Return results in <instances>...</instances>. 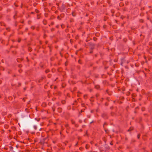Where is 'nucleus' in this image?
<instances>
[{"label":"nucleus","mask_w":152,"mask_h":152,"mask_svg":"<svg viewBox=\"0 0 152 152\" xmlns=\"http://www.w3.org/2000/svg\"><path fill=\"white\" fill-rule=\"evenodd\" d=\"M44 78H45V77H41V78H40V79H37V81L39 83H41L42 81L44 79Z\"/></svg>","instance_id":"nucleus-4"},{"label":"nucleus","mask_w":152,"mask_h":152,"mask_svg":"<svg viewBox=\"0 0 152 152\" xmlns=\"http://www.w3.org/2000/svg\"><path fill=\"white\" fill-rule=\"evenodd\" d=\"M126 95L127 96H129L130 95V93L129 91H127L126 93Z\"/></svg>","instance_id":"nucleus-12"},{"label":"nucleus","mask_w":152,"mask_h":152,"mask_svg":"<svg viewBox=\"0 0 152 152\" xmlns=\"http://www.w3.org/2000/svg\"><path fill=\"white\" fill-rule=\"evenodd\" d=\"M57 18L59 20H61V18L60 16L59 15L57 17Z\"/></svg>","instance_id":"nucleus-13"},{"label":"nucleus","mask_w":152,"mask_h":152,"mask_svg":"<svg viewBox=\"0 0 152 152\" xmlns=\"http://www.w3.org/2000/svg\"><path fill=\"white\" fill-rule=\"evenodd\" d=\"M31 21L30 20H29L28 21V24H31Z\"/></svg>","instance_id":"nucleus-20"},{"label":"nucleus","mask_w":152,"mask_h":152,"mask_svg":"<svg viewBox=\"0 0 152 152\" xmlns=\"http://www.w3.org/2000/svg\"><path fill=\"white\" fill-rule=\"evenodd\" d=\"M61 18H63L64 16H65V15H64V13H61L60 14V15H59Z\"/></svg>","instance_id":"nucleus-7"},{"label":"nucleus","mask_w":152,"mask_h":152,"mask_svg":"<svg viewBox=\"0 0 152 152\" xmlns=\"http://www.w3.org/2000/svg\"><path fill=\"white\" fill-rule=\"evenodd\" d=\"M102 117L104 119H107L108 118L107 114L106 113H103L102 115Z\"/></svg>","instance_id":"nucleus-2"},{"label":"nucleus","mask_w":152,"mask_h":152,"mask_svg":"<svg viewBox=\"0 0 152 152\" xmlns=\"http://www.w3.org/2000/svg\"><path fill=\"white\" fill-rule=\"evenodd\" d=\"M55 13L56 14H57L58 12V11H56L55 12Z\"/></svg>","instance_id":"nucleus-39"},{"label":"nucleus","mask_w":152,"mask_h":152,"mask_svg":"<svg viewBox=\"0 0 152 152\" xmlns=\"http://www.w3.org/2000/svg\"><path fill=\"white\" fill-rule=\"evenodd\" d=\"M79 122L80 123H81L82 122V121L81 120H80L79 121Z\"/></svg>","instance_id":"nucleus-29"},{"label":"nucleus","mask_w":152,"mask_h":152,"mask_svg":"<svg viewBox=\"0 0 152 152\" xmlns=\"http://www.w3.org/2000/svg\"><path fill=\"white\" fill-rule=\"evenodd\" d=\"M91 143L92 144V142H91Z\"/></svg>","instance_id":"nucleus-63"},{"label":"nucleus","mask_w":152,"mask_h":152,"mask_svg":"<svg viewBox=\"0 0 152 152\" xmlns=\"http://www.w3.org/2000/svg\"><path fill=\"white\" fill-rule=\"evenodd\" d=\"M31 28V29L34 30L35 29V27L34 26H32Z\"/></svg>","instance_id":"nucleus-22"},{"label":"nucleus","mask_w":152,"mask_h":152,"mask_svg":"<svg viewBox=\"0 0 152 152\" xmlns=\"http://www.w3.org/2000/svg\"><path fill=\"white\" fill-rule=\"evenodd\" d=\"M81 105L82 106L84 107L85 105L83 103L81 104Z\"/></svg>","instance_id":"nucleus-36"},{"label":"nucleus","mask_w":152,"mask_h":152,"mask_svg":"<svg viewBox=\"0 0 152 152\" xmlns=\"http://www.w3.org/2000/svg\"><path fill=\"white\" fill-rule=\"evenodd\" d=\"M94 122L93 121H92L90 123V124H91L92 123Z\"/></svg>","instance_id":"nucleus-45"},{"label":"nucleus","mask_w":152,"mask_h":152,"mask_svg":"<svg viewBox=\"0 0 152 152\" xmlns=\"http://www.w3.org/2000/svg\"><path fill=\"white\" fill-rule=\"evenodd\" d=\"M16 13L15 15H14V16H13L14 18V19H15V18H16V17H15V16H16Z\"/></svg>","instance_id":"nucleus-38"},{"label":"nucleus","mask_w":152,"mask_h":152,"mask_svg":"<svg viewBox=\"0 0 152 152\" xmlns=\"http://www.w3.org/2000/svg\"><path fill=\"white\" fill-rule=\"evenodd\" d=\"M0 23H1V25H2V23H1V22Z\"/></svg>","instance_id":"nucleus-56"},{"label":"nucleus","mask_w":152,"mask_h":152,"mask_svg":"<svg viewBox=\"0 0 152 152\" xmlns=\"http://www.w3.org/2000/svg\"><path fill=\"white\" fill-rule=\"evenodd\" d=\"M78 62H79V63H80V60H79V61H78Z\"/></svg>","instance_id":"nucleus-52"},{"label":"nucleus","mask_w":152,"mask_h":152,"mask_svg":"<svg viewBox=\"0 0 152 152\" xmlns=\"http://www.w3.org/2000/svg\"><path fill=\"white\" fill-rule=\"evenodd\" d=\"M105 105L106 106H107L108 105L107 103H105Z\"/></svg>","instance_id":"nucleus-47"},{"label":"nucleus","mask_w":152,"mask_h":152,"mask_svg":"<svg viewBox=\"0 0 152 152\" xmlns=\"http://www.w3.org/2000/svg\"><path fill=\"white\" fill-rule=\"evenodd\" d=\"M41 129H39V130H41Z\"/></svg>","instance_id":"nucleus-64"},{"label":"nucleus","mask_w":152,"mask_h":152,"mask_svg":"<svg viewBox=\"0 0 152 152\" xmlns=\"http://www.w3.org/2000/svg\"><path fill=\"white\" fill-rule=\"evenodd\" d=\"M34 13L33 12H31V14H33Z\"/></svg>","instance_id":"nucleus-49"},{"label":"nucleus","mask_w":152,"mask_h":152,"mask_svg":"<svg viewBox=\"0 0 152 152\" xmlns=\"http://www.w3.org/2000/svg\"><path fill=\"white\" fill-rule=\"evenodd\" d=\"M65 6L64 5V4H62L61 6V8L59 9L60 12H63L64 10H65Z\"/></svg>","instance_id":"nucleus-3"},{"label":"nucleus","mask_w":152,"mask_h":152,"mask_svg":"<svg viewBox=\"0 0 152 152\" xmlns=\"http://www.w3.org/2000/svg\"><path fill=\"white\" fill-rule=\"evenodd\" d=\"M93 39L94 41H96L97 40V39L96 37H93Z\"/></svg>","instance_id":"nucleus-17"},{"label":"nucleus","mask_w":152,"mask_h":152,"mask_svg":"<svg viewBox=\"0 0 152 152\" xmlns=\"http://www.w3.org/2000/svg\"><path fill=\"white\" fill-rule=\"evenodd\" d=\"M43 24L44 25L47 24V20H43Z\"/></svg>","instance_id":"nucleus-8"},{"label":"nucleus","mask_w":152,"mask_h":152,"mask_svg":"<svg viewBox=\"0 0 152 152\" xmlns=\"http://www.w3.org/2000/svg\"><path fill=\"white\" fill-rule=\"evenodd\" d=\"M104 99L103 98H102L100 100L101 101H102Z\"/></svg>","instance_id":"nucleus-41"},{"label":"nucleus","mask_w":152,"mask_h":152,"mask_svg":"<svg viewBox=\"0 0 152 152\" xmlns=\"http://www.w3.org/2000/svg\"><path fill=\"white\" fill-rule=\"evenodd\" d=\"M68 126V125H66V126Z\"/></svg>","instance_id":"nucleus-59"},{"label":"nucleus","mask_w":152,"mask_h":152,"mask_svg":"<svg viewBox=\"0 0 152 152\" xmlns=\"http://www.w3.org/2000/svg\"><path fill=\"white\" fill-rule=\"evenodd\" d=\"M10 150L12 151L13 150V148L12 147L10 146Z\"/></svg>","instance_id":"nucleus-24"},{"label":"nucleus","mask_w":152,"mask_h":152,"mask_svg":"<svg viewBox=\"0 0 152 152\" xmlns=\"http://www.w3.org/2000/svg\"><path fill=\"white\" fill-rule=\"evenodd\" d=\"M34 128L35 130H36L37 128V126H36L34 125Z\"/></svg>","instance_id":"nucleus-23"},{"label":"nucleus","mask_w":152,"mask_h":152,"mask_svg":"<svg viewBox=\"0 0 152 152\" xmlns=\"http://www.w3.org/2000/svg\"><path fill=\"white\" fill-rule=\"evenodd\" d=\"M35 11L37 13H38L39 12V10H37V9H35Z\"/></svg>","instance_id":"nucleus-26"},{"label":"nucleus","mask_w":152,"mask_h":152,"mask_svg":"<svg viewBox=\"0 0 152 152\" xmlns=\"http://www.w3.org/2000/svg\"><path fill=\"white\" fill-rule=\"evenodd\" d=\"M19 71L20 72V70H19Z\"/></svg>","instance_id":"nucleus-57"},{"label":"nucleus","mask_w":152,"mask_h":152,"mask_svg":"<svg viewBox=\"0 0 152 152\" xmlns=\"http://www.w3.org/2000/svg\"><path fill=\"white\" fill-rule=\"evenodd\" d=\"M54 30H55V28H52L51 29V31H52V32Z\"/></svg>","instance_id":"nucleus-25"},{"label":"nucleus","mask_w":152,"mask_h":152,"mask_svg":"<svg viewBox=\"0 0 152 152\" xmlns=\"http://www.w3.org/2000/svg\"><path fill=\"white\" fill-rule=\"evenodd\" d=\"M71 123L72 124H75V121L73 120H71Z\"/></svg>","instance_id":"nucleus-15"},{"label":"nucleus","mask_w":152,"mask_h":152,"mask_svg":"<svg viewBox=\"0 0 152 152\" xmlns=\"http://www.w3.org/2000/svg\"><path fill=\"white\" fill-rule=\"evenodd\" d=\"M1 61L2 63H4V61H3V60H1Z\"/></svg>","instance_id":"nucleus-51"},{"label":"nucleus","mask_w":152,"mask_h":152,"mask_svg":"<svg viewBox=\"0 0 152 152\" xmlns=\"http://www.w3.org/2000/svg\"><path fill=\"white\" fill-rule=\"evenodd\" d=\"M86 148L87 149L89 148V145H88L86 144Z\"/></svg>","instance_id":"nucleus-14"},{"label":"nucleus","mask_w":152,"mask_h":152,"mask_svg":"<svg viewBox=\"0 0 152 152\" xmlns=\"http://www.w3.org/2000/svg\"><path fill=\"white\" fill-rule=\"evenodd\" d=\"M4 130L2 129V130L1 131V132L2 133H3L4 132Z\"/></svg>","instance_id":"nucleus-32"},{"label":"nucleus","mask_w":152,"mask_h":152,"mask_svg":"<svg viewBox=\"0 0 152 152\" xmlns=\"http://www.w3.org/2000/svg\"><path fill=\"white\" fill-rule=\"evenodd\" d=\"M49 72H50V70L48 69H47L45 71V72L46 73H48Z\"/></svg>","instance_id":"nucleus-21"},{"label":"nucleus","mask_w":152,"mask_h":152,"mask_svg":"<svg viewBox=\"0 0 152 152\" xmlns=\"http://www.w3.org/2000/svg\"><path fill=\"white\" fill-rule=\"evenodd\" d=\"M106 92L107 93H108V94H109V95H110V94H109V93H108V90H107L106 91Z\"/></svg>","instance_id":"nucleus-42"},{"label":"nucleus","mask_w":152,"mask_h":152,"mask_svg":"<svg viewBox=\"0 0 152 152\" xmlns=\"http://www.w3.org/2000/svg\"><path fill=\"white\" fill-rule=\"evenodd\" d=\"M107 123H106V122H105V123L104 124H103V128H104V125H107Z\"/></svg>","instance_id":"nucleus-27"},{"label":"nucleus","mask_w":152,"mask_h":152,"mask_svg":"<svg viewBox=\"0 0 152 152\" xmlns=\"http://www.w3.org/2000/svg\"><path fill=\"white\" fill-rule=\"evenodd\" d=\"M77 101L76 100L74 101V102L73 103V105H76L77 104Z\"/></svg>","instance_id":"nucleus-10"},{"label":"nucleus","mask_w":152,"mask_h":152,"mask_svg":"<svg viewBox=\"0 0 152 152\" xmlns=\"http://www.w3.org/2000/svg\"><path fill=\"white\" fill-rule=\"evenodd\" d=\"M21 41V40L20 39H18V42H20Z\"/></svg>","instance_id":"nucleus-37"},{"label":"nucleus","mask_w":152,"mask_h":152,"mask_svg":"<svg viewBox=\"0 0 152 152\" xmlns=\"http://www.w3.org/2000/svg\"><path fill=\"white\" fill-rule=\"evenodd\" d=\"M90 53H93V50H90Z\"/></svg>","instance_id":"nucleus-33"},{"label":"nucleus","mask_w":152,"mask_h":152,"mask_svg":"<svg viewBox=\"0 0 152 152\" xmlns=\"http://www.w3.org/2000/svg\"><path fill=\"white\" fill-rule=\"evenodd\" d=\"M24 90H25V88H24Z\"/></svg>","instance_id":"nucleus-62"},{"label":"nucleus","mask_w":152,"mask_h":152,"mask_svg":"<svg viewBox=\"0 0 152 152\" xmlns=\"http://www.w3.org/2000/svg\"><path fill=\"white\" fill-rule=\"evenodd\" d=\"M146 94L148 96H151V94L150 92H147L146 93Z\"/></svg>","instance_id":"nucleus-5"},{"label":"nucleus","mask_w":152,"mask_h":152,"mask_svg":"<svg viewBox=\"0 0 152 152\" xmlns=\"http://www.w3.org/2000/svg\"><path fill=\"white\" fill-rule=\"evenodd\" d=\"M75 127H77L78 126V125L77 124H75Z\"/></svg>","instance_id":"nucleus-28"},{"label":"nucleus","mask_w":152,"mask_h":152,"mask_svg":"<svg viewBox=\"0 0 152 152\" xmlns=\"http://www.w3.org/2000/svg\"><path fill=\"white\" fill-rule=\"evenodd\" d=\"M53 143H55V141H53Z\"/></svg>","instance_id":"nucleus-55"},{"label":"nucleus","mask_w":152,"mask_h":152,"mask_svg":"<svg viewBox=\"0 0 152 152\" xmlns=\"http://www.w3.org/2000/svg\"><path fill=\"white\" fill-rule=\"evenodd\" d=\"M90 50H93L94 49L95 44L89 42L88 43Z\"/></svg>","instance_id":"nucleus-1"},{"label":"nucleus","mask_w":152,"mask_h":152,"mask_svg":"<svg viewBox=\"0 0 152 152\" xmlns=\"http://www.w3.org/2000/svg\"><path fill=\"white\" fill-rule=\"evenodd\" d=\"M50 25H50H50H49V26H50Z\"/></svg>","instance_id":"nucleus-58"},{"label":"nucleus","mask_w":152,"mask_h":152,"mask_svg":"<svg viewBox=\"0 0 152 152\" xmlns=\"http://www.w3.org/2000/svg\"><path fill=\"white\" fill-rule=\"evenodd\" d=\"M56 27L57 28H59V25H57V26H56Z\"/></svg>","instance_id":"nucleus-40"},{"label":"nucleus","mask_w":152,"mask_h":152,"mask_svg":"<svg viewBox=\"0 0 152 152\" xmlns=\"http://www.w3.org/2000/svg\"><path fill=\"white\" fill-rule=\"evenodd\" d=\"M95 57H97V54H95Z\"/></svg>","instance_id":"nucleus-50"},{"label":"nucleus","mask_w":152,"mask_h":152,"mask_svg":"<svg viewBox=\"0 0 152 152\" xmlns=\"http://www.w3.org/2000/svg\"><path fill=\"white\" fill-rule=\"evenodd\" d=\"M37 18L38 19H39V15H37Z\"/></svg>","instance_id":"nucleus-46"},{"label":"nucleus","mask_w":152,"mask_h":152,"mask_svg":"<svg viewBox=\"0 0 152 152\" xmlns=\"http://www.w3.org/2000/svg\"><path fill=\"white\" fill-rule=\"evenodd\" d=\"M104 130H105V132H107V130H106V129H105Z\"/></svg>","instance_id":"nucleus-53"},{"label":"nucleus","mask_w":152,"mask_h":152,"mask_svg":"<svg viewBox=\"0 0 152 152\" xmlns=\"http://www.w3.org/2000/svg\"><path fill=\"white\" fill-rule=\"evenodd\" d=\"M54 24V22H52L51 23H50L51 25H53Z\"/></svg>","instance_id":"nucleus-31"},{"label":"nucleus","mask_w":152,"mask_h":152,"mask_svg":"<svg viewBox=\"0 0 152 152\" xmlns=\"http://www.w3.org/2000/svg\"><path fill=\"white\" fill-rule=\"evenodd\" d=\"M140 134H138L137 135V137L138 139H139L140 138Z\"/></svg>","instance_id":"nucleus-19"},{"label":"nucleus","mask_w":152,"mask_h":152,"mask_svg":"<svg viewBox=\"0 0 152 152\" xmlns=\"http://www.w3.org/2000/svg\"><path fill=\"white\" fill-rule=\"evenodd\" d=\"M87 96V95H84V97L85 99L86 98Z\"/></svg>","instance_id":"nucleus-34"},{"label":"nucleus","mask_w":152,"mask_h":152,"mask_svg":"<svg viewBox=\"0 0 152 152\" xmlns=\"http://www.w3.org/2000/svg\"><path fill=\"white\" fill-rule=\"evenodd\" d=\"M96 96L97 97L99 96V95L98 94H96Z\"/></svg>","instance_id":"nucleus-43"},{"label":"nucleus","mask_w":152,"mask_h":152,"mask_svg":"<svg viewBox=\"0 0 152 152\" xmlns=\"http://www.w3.org/2000/svg\"><path fill=\"white\" fill-rule=\"evenodd\" d=\"M96 88L98 89L100 88V86L99 85H96L95 86Z\"/></svg>","instance_id":"nucleus-11"},{"label":"nucleus","mask_w":152,"mask_h":152,"mask_svg":"<svg viewBox=\"0 0 152 152\" xmlns=\"http://www.w3.org/2000/svg\"><path fill=\"white\" fill-rule=\"evenodd\" d=\"M58 112L61 113L62 111V109L61 108L59 107L58 109Z\"/></svg>","instance_id":"nucleus-6"},{"label":"nucleus","mask_w":152,"mask_h":152,"mask_svg":"<svg viewBox=\"0 0 152 152\" xmlns=\"http://www.w3.org/2000/svg\"><path fill=\"white\" fill-rule=\"evenodd\" d=\"M66 102L64 100H62L61 101V103L62 104H64Z\"/></svg>","instance_id":"nucleus-16"},{"label":"nucleus","mask_w":152,"mask_h":152,"mask_svg":"<svg viewBox=\"0 0 152 152\" xmlns=\"http://www.w3.org/2000/svg\"><path fill=\"white\" fill-rule=\"evenodd\" d=\"M52 109H53V111H55V109H54L53 108H52Z\"/></svg>","instance_id":"nucleus-44"},{"label":"nucleus","mask_w":152,"mask_h":152,"mask_svg":"<svg viewBox=\"0 0 152 152\" xmlns=\"http://www.w3.org/2000/svg\"><path fill=\"white\" fill-rule=\"evenodd\" d=\"M72 15L73 16L75 17L76 16V13L75 12H72Z\"/></svg>","instance_id":"nucleus-9"},{"label":"nucleus","mask_w":152,"mask_h":152,"mask_svg":"<svg viewBox=\"0 0 152 152\" xmlns=\"http://www.w3.org/2000/svg\"><path fill=\"white\" fill-rule=\"evenodd\" d=\"M110 144H111V145H113V144H112V143H110Z\"/></svg>","instance_id":"nucleus-61"},{"label":"nucleus","mask_w":152,"mask_h":152,"mask_svg":"<svg viewBox=\"0 0 152 152\" xmlns=\"http://www.w3.org/2000/svg\"><path fill=\"white\" fill-rule=\"evenodd\" d=\"M37 30H39V27H37Z\"/></svg>","instance_id":"nucleus-48"},{"label":"nucleus","mask_w":152,"mask_h":152,"mask_svg":"<svg viewBox=\"0 0 152 152\" xmlns=\"http://www.w3.org/2000/svg\"><path fill=\"white\" fill-rule=\"evenodd\" d=\"M133 127H131L128 130V131L132 130L133 129Z\"/></svg>","instance_id":"nucleus-18"},{"label":"nucleus","mask_w":152,"mask_h":152,"mask_svg":"<svg viewBox=\"0 0 152 152\" xmlns=\"http://www.w3.org/2000/svg\"><path fill=\"white\" fill-rule=\"evenodd\" d=\"M7 30L9 31H10V28H7Z\"/></svg>","instance_id":"nucleus-35"},{"label":"nucleus","mask_w":152,"mask_h":152,"mask_svg":"<svg viewBox=\"0 0 152 152\" xmlns=\"http://www.w3.org/2000/svg\"><path fill=\"white\" fill-rule=\"evenodd\" d=\"M77 143L75 145V146H77Z\"/></svg>","instance_id":"nucleus-54"},{"label":"nucleus","mask_w":152,"mask_h":152,"mask_svg":"<svg viewBox=\"0 0 152 152\" xmlns=\"http://www.w3.org/2000/svg\"><path fill=\"white\" fill-rule=\"evenodd\" d=\"M4 126V127L6 128H8V125H5V126Z\"/></svg>","instance_id":"nucleus-30"},{"label":"nucleus","mask_w":152,"mask_h":152,"mask_svg":"<svg viewBox=\"0 0 152 152\" xmlns=\"http://www.w3.org/2000/svg\"><path fill=\"white\" fill-rule=\"evenodd\" d=\"M81 112H82V110H81Z\"/></svg>","instance_id":"nucleus-60"}]
</instances>
